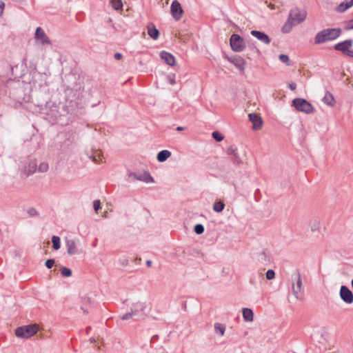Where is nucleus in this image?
<instances>
[{
    "mask_svg": "<svg viewBox=\"0 0 353 353\" xmlns=\"http://www.w3.org/2000/svg\"><path fill=\"white\" fill-rule=\"evenodd\" d=\"M307 17V12L304 10L295 8L290 10L288 18L283 24L281 30L283 33H289L294 26L302 23Z\"/></svg>",
    "mask_w": 353,
    "mask_h": 353,
    "instance_id": "obj_1",
    "label": "nucleus"
},
{
    "mask_svg": "<svg viewBox=\"0 0 353 353\" xmlns=\"http://www.w3.org/2000/svg\"><path fill=\"white\" fill-rule=\"evenodd\" d=\"M341 34L340 28H327L319 32L314 37L316 44L323 43L338 38Z\"/></svg>",
    "mask_w": 353,
    "mask_h": 353,
    "instance_id": "obj_2",
    "label": "nucleus"
},
{
    "mask_svg": "<svg viewBox=\"0 0 353 353\" xmlns=\"http://www.w3.org/2000/svg\"><path fill=\"white\" fill-rule=\"evenodd\" d=\"M292 291L294 296L297 299H301L304 288L303 285V281L300 273L296 271L292 274Z\"/></svg>",
    "mask_w": 353,
    "mask_h": 353,
    "instance_id": "obj_3",
    "label": "nucleus"
},
{
    "mask_svg": "<svg viewBox=\"0 0 353 353\" xmlns=\"http://www.w3.org/2000/svg\"><path fill=\"white\" fill-rule=\"evenodd\" d=\"M38 330L37 325H28L17 327L15 330V334L18 337L28 339L36 334Z\"/></svg>",
    "mask_w": 353,
    "mask_h": 353,
    "instance_id": "obj_4",
    "label": "nucleus"
},
{
    "mask_svg": "<svg viewBox=\"0 0 353 353\" xmlns=\"http://www.w3.org/2000/svg\"><path fill=\"white\" fill-rule=\"evenodd\" d=\"M292 105L299 111L305 114H310L314 112V107L307 100L301 98L294 99L292 101Z\"/></svg>",
    "mask_w": 353,
    "mask_h": 353,
    "instance_id": "obj_5",
    "label": "nucleus"
},
{
    "mask_svg": "<svg viewBox=\"0 0 353 353\" xmlns=\"http://www.w3.org/2000/svg\"><path fill=\"white\" fill-rule=\"evenodd\" d=\"M230 44L232 50L236 52H242L245 48L243 39L236 34H232L230 39Z\"/></svg>",
    "mask_w": 353,
    "mask_h": 353,
    "instance_id": "obj_6",
    "label": "nucleus"
},
{
    "mask_svg": "<svg viewBox=\"0 0 353 353\" xmlns=\"http://www.w3.org/2000/svg\"><path fill=\"white\" fill-rule=\"evenodd\" d=\"M339 296L345 303L351 304L353 303V293L347 286L342 285L341 287Z\"/></svg>",
    "mask_w": 353,
    "mask_h": 353,
    "instance_id": "obj_7",
    "label": "nucleus"
},
{
    "mask_svg": "<svg viewBox=\"0 0 353 353\" xmlns=\"http://www.w3.org/2000/svg\"><path fill=\"white\" fill-rule=\"evenodd\" d=\"M37 169V163L31 161L21 169V175L22 177H28L36 172Z\"/></svg>",
    "mask_w": 353,
    "mask_h": 353,
    "instance_id": "obj_8",
    "label": "nucleus"
},
{
    "mask_svg": "<svg viewBox=\"0 0 353 353\" xmlns=\"http://www.w3.org/2000/svg\"><path fill=\"white\" fill-rule=\"evenodd\" d=\"M34 39H35L36 42L40 45L50 44L48 37L46 34L43 30L40 27H38L36 29Z\"/></svg>",
    "mask_w": 353,
    "mask_h": 353,
    "instance_id": "obj_9",
    "label": "nucleus"
},
{
    "mask_svg": "<svg viewBox=\"0 0 353 353\" xmlns=\"http://www.w3.org/2000/svg\"><path fill=\"white\" fill-rule=\"evenodd\" d=\"M170 10L172 16L175 20L178 21L182 17L183 10L178 1L174 0L172 1Z\"/></svg>",
    "mask_w": 353,
    "mask_h": 353,
    "instance_id": "obj_10",
    "label": "nucleus"
},
{
    "mask_svg": "<svg viewBox=\"0 0 353 353\" xmlns=\"http://www.w3.org/2000/svg\"><path fill=\"white\" fill-rule=\"evenodd\" d=\"M228 61L235 65V67L241 72H244L246 65L245 61L240 56H234L232 57H227Z\"/></svg>",
    "mask_w": 353,
    "mask_h": 353,
    "instance_id": "obj_11",
    "label": "nucleus"
},
{
    "mask_svg": "<svg viewBox=\"0 0 353 353\" xmlns=\"http://www.w3.org/2000/svg\"><path fill=\"white\" fill-rule=\"evenodd\" d=\"M248 117L252 123V129L254 130H259L262 128L263 120L258 114L250 113L248 114Z\"/></svg>",
    "mask_w": 353,
    "mask_h": 353,
    "instance_id": "obj_12",
    "label": "nucleus"
},
{
    "mask_svg": "<svg viewBox=\"0 0 353 353\" xmlns=\"http://www.w3.org/2000/svg\"><path fill=\"white\" fill-rule=\"evenodd\" d=\"M353 41L352 39H347L342 42L338 43L334 46V49L341 51L345 54L348 50L352 46Z\"/></svg>",
    "mask_w": 353,
    "mask_h": 353,
    "instance_id": "obj_13",
    "label": "nucleus"
},
{
    "mask_svg": "<svg viewBox=\"0 0 353 353\" xmlns=\"http://www.w3.org/2000/svg\"><path fill=\"white\" fill-rule=\"evenodd\" d=\"M250 34L264 44L268 45L271 41L269 36L265 32L258 30H252Z\"/></svg>",
    "mask_w": 353,
    "mask_h": 353,
    "instance_id": "obj_14",
    "label": "nucleus"
},
{
    "mask_svg": "<svg viewBox=\"0 0 353 353\" xmlns=\"http://www.w3.org/2000/svg\"><path fill=\"white\" fill-rule=\"evenodd\" d=\"M160 57L161 59L169 65L174 66L176 63L174 57L170 52L162 51L160 53Z\"/></svg>",
    "mask_w": 353,
    "mask_h": 353,
    "instance_id": "obj_15",
    "label": "nucleus"
},
{
    "mask_svg": "<svg viewBox=\"0 0 353 353\" xmlns=\"http://www.w3.org/2000/svg\"><path fill=\"white\" fill-rule=\"evenodd\" d=\"M65 247L67 249L68 254L69 255H74L77 254V244L74 240L73 239H68L65 241Z\"/></svg>",
    "mask_w": 353,
    "mask_h": 353,
    "instance_id": "obj_16",
    "label": "nucleus"
},
{
    "mask_svg": "<svg viewBox=\"0 0 353 353\" xmlns=\"http://www.w3.org/2000/svg\"><path fill=\"white\" fill-rule=\"evenodd\" d=\"M227 154L231 157L234 162L236 163H240L241 162V159L239 157V155L237 152V148L234 145L230 146L227 149Z\"/></svg>",
    "mask_w": 353,
    "mask_h": 353,
    "instance_id": "obj_17",
    "label": "nucleus"
},
{
    "mask_svg": "<svg viewBox=\"0 0 353 353\" xmlns=\"http://www.w3.org/2000/svg\"><path fill=\"white\" fill-rule=\"evenodd\" d=\"M353 6V0L345 1L341 3L336 8V11L339 12H344L347 9Z\"/></svg>",
    "mask_w": 353,
    "mask_h": 353,
    "instance_id": "obj_18",
    "label": "nucleus"
},
{
    "mask_svg": "<svg viewBox=\"0 0 353 353\" xmlns=\"http://www.w3.org/2000/svg\"><path fill=\"white\" fill-rule=\"evenodd\" d=\"M145 308V305L141 303H137L133 305V308L131 310V313L134 314V317L138 315H142L143 314V310Z\"/></svg>",
    "mask_w": 353,
    "mask_h": 353,
    "instance_id": "obj_19",
    "label": "nucleus"
},
{
    "mask_svg": "<svg viewBox=\"0 0 353 353\" xmlns=\"http://www.w3.org/2000/svg\"><path fill=\"white\" fill-rule=\"evenodd\" d=\"M243 317L245 321L251 322L254 319V314L250 308H243L242 310Z\"/></svg>",
    "mask_w": 353,
    "mask_h": 353,
    "instance_id": "obj_20",
    "label": "nucleus"
},
{
    "mask_svg": "<svg viewBox=\"0 0 353 353\" xmlns=\"http://www.w3.org/2000/svg\"><path fill=\"white\" fill-rule=\"evenodd\" d=\"M323 101L324 103L331 107H333L335 104L334 98L333 95L329 92H327L325 93V96L323 98Z\"/></svg>",
    "mask_w": 353,
    "mask_h": 353,
    "instance_id": "obj_21",
    "label": "nucleus"
},
{
    "mask_svg": "<svg viewBox=\"0 0 353 353\" xmlns=\"http://www.w3.org/2000/svg\"><path fill=\"white\" fill-rule=\"evenodd\" d=\"M171 156V152L167 150L160 151L157 154V159L159 162L165 161Z\"/></svg>",
    "mask_w": 353,
    "mask_h": 353,
    "instance_id": "obj_22",
    "label": "nucleus"
},
{
    "mask_svg": "<svg viewBox=\"0 0 353 353\" xmlns=\"http://www.w3.org/2000/svg\"><path fill=\"white\" fill-rule=\"evenodd\" d=\"M148 34L153 39L156 40L158 39L159 35V30L152 24L148 26Z\"/></svg>",
    "mask_w": 353,
    "mask_h": 353,
    "instance_id": "obj_23",
    "label": "nucleus"
},
{
    "mask_svg": "<svg viewBox=\"0 0 353 353\" xmlns=\"http://www.w3.org/2000/svg\"><path fill=\"white\" fill-rule=\"evenodd\" d=\"M136 178L139 180L144 181L145 183H151L153 182V179L149 172H145L142 174H139L136 175Z\"/></svg>",
    "mask_w": 353,
    "mask_h": 353,
    "instance_id": "obj_24",
    "label": "nucleus"
},
{
    "mask_svg": "<svg viewBox=\"0 0 353 353\" xmlns=\"http://www.w3.org/2000/svg\"><path fill=\"white\" fill-rule=\"evenodd\" d=\"M310 228L312 230V232H316L319 231L320 229V221L317 218L312 219L310 221L309 223Z\"/></svg>",
    "mask_w": 353,
    "mask_h": 353,
    "instance_id": "obj_25",
    "label": "nucleus"
},
{
    "mask_svg": "<svg viewBox=\"0 0 353 353\" xmlns=\"http://www.w3.org/2000/svg\"><path fill=\"white\" fill-rule=\"evenodd\" d=\"M225 330V326L223 324L216 323L214 324V332L216 334L223 336Z\"/></svg>",
    "mask_w": 353,
    "mask_h": 353,
    "instance_id": "obj_26",
    "label": "nucleus"
},
{
    "mask_svg": "<svg viewBox=\"0 0 353 353\" xmlns=\"http://www.w3.org/2000/svg\"><path fill=\"white\" fill-rule=\"evenodd\" d=\"M225 208V204L221 201H215L213 204V210L216 212H221Z\"/></svg>",
    "mask_w": 353,
    "mask_h": 353,
    "instance_id": "obj_27",
    "label": "nucleus"
},
{
    "mask_svg": "<svg viewBox=\"0 0 353 353\" xmlns=\"http://www.w3.org/2000/svg\"><path fill=\"white\" fill-rule=\"evenodd\" d=\"M110 3L112 7L116 10L121 9L123 7V3L121 0H110Z\"/></svg>",
    "mask_w": 353,
    "mask_h": 353,
    "instance_id": "obj_28",
    "label": "nucleus"
},
{
    "mask_svg": "<svg viewBox=\"0 0 353 353\" xmlns=\"http://www.w3.org/2000/svg\"><path fill=\"white\" fill-rule=\"evenodd\" d=\"M52 242L54 250H59L61 247L60 238L57 236L52 237Z\"/></svg>",
    "mask_w": 353,
    "mask_h": 353,
    "instance_id": "obj_29",
    "label": "nucleus"
},
{
    "mask_svg": "<svg viewBox=\"0 0 353 353\" xmlns=\"http://www.w3.org/2000/svg\"><path fill=\"white\" fill-rule=\"evenodd\" d=\"M48 168H49V166H48V164L46 162H41L39 165L38 168L37 170H38V171L39 172L44 173V172H46L48 170Z\"/></svg>",
    "mask_w": 353,
    "mask_h": 353,
    "instance_id": "obj_30",
    "label": "nucleus"
},
{
    "mask_svg": "<svg viewBox=\"0 0 353 353\" xmlns=\"http://www.w3.org/2000/svg\"><path fill=\"white\" fill-rule=\"evenodd\" d=\"M61 274L64 277H70L72 276V271L67 267H63L61 269Z\"/></svg>",
    "mask_w": 353,
    "mask_h": 353,
    "instance_id": "obj_31",
    "label": "nucleus"
},
{
    "mask_svg": "<svg viewBox=\"0 0 353 353\" xmlns=\"http://www.w3.org/2000/svg\"><path fill=\"white\" fill-rule=\"evenodd\" d=\"M279 58L282 63H285L287 65H290V59L288 55L282 54L279 55Z\"/></svg>",
    "mask_w": 353,
    "mask_h": 353,
    "instance_id": "obj_32",
    "label": "nucleus"
},
{
    "mask_svg": "<svg viewBox=\"0 0 353 353\" xmlns=\"http://www.w3.org/2000/svg\"><path fill=\"white\" fill-rule=\"evenodd\" d=\"M194 232L197 234H201L204 232V227L202 224H196L194 226Z\"/></svg>",
    "mask_w": 353,
    "mask_h": 353,
    "instance_id": "obj_33",
    "label": "nucleus"
},
{
    "mask_svg": "<svg viewBox=\"0 0 353 353\" xmlns=\"http://www.w3.org/2000/svg\"><path fill=\"white\" fill-rule=\"evenodd\" d=\"M212 137L217 141H221L223 139V136L218 132H212Z\"/></svg>",
    "mask_w": 353,
    "mask_h": 353,
    "instance_id": "obj_34",
    "label": "nucleus"
},
{
    "mask_svg": "<svg viewBox=\"0 0 353 353\" xmlns=\"http://www.w3.org/2000/svg\"><path fill=\"white\" fill-rule=\"evenodd\" d=\"M275 276V272L272 270H268L266 272V278L268 280H272Z\"/></svg>",
    "mask_w": 353,
    "mask_h": 353,
    "instance_id": "obj_35",
    "label": "nucleus"
},
{
    "mask_svg": "<svg viewBox=\"0 0 353 353\" xmlns=\"http://www.w3.org/2000/svg\"><path fill=\"white\" fill-rule=\"evenodd\" d=\"M167 79H168V83L171 85H174L176 83L174 74H171L168 75Z\"/></svg>",
    "mask_w": 353,
    "mask_h": 353,
    "instance_id": "obj_36",
    "label": "nucleus"
},
{
    "mask_svg": "<svg viewBox=\"0 0 353 353\" xmlns=\"http://www.w3.org/2000/svg\"><path fill=\"white\" fill-rule=\"evenodd\" d=\"M90 159L93 162L98 163L101 161V157L100 154H97L96 155L90 156Z\"/></svg>",
    "mask_w": 353,
    "mask_h": 353,
    "instance_id": "obj_37",
    "label": "nucleus"
},
{
    "mask_svg": "<svg viewBox=\"0 0 353 353\" xmlns=\"http://www.w3.org/2000/svg\"><path fill=\"white\" fill-rule=\"evenodd\" d=\"M133 317H134V314L131 313V312H127V313L124 314L121 316V319H123V320H128V319H132Z\"/></svg>",
    "mask_w": 353,
    "mask_h": 353,
    "instance_id": "obj_38",
    "label": "nucleus"
},
{
    "mask_svg": "<svg viewBox=\"0 0 353 353\" xmlns=\"http://www.w3.org/2000/svg\"><path fill=\"white\" fill-rule=\"evenodd\" d=\"M93 208L94 209V210L97 212L99 210V208H101V202L99 200H95L93 202Z\"/></svg>",
    "mask_w": 353,
    "mask_h": 353,
    "instance_id": "obj_39",
    "label": "nucleus"
},
{
    "mask_svg": "<svg viewBox=\"0 0 353 353\" xmlns=\"http://www.w3.org/2000/svg\"><path fill=\"white\" fill-rule=\"evenodd\" d=\"M54 264V259H48L45 263L46 268L48 269H50L53 266Z\"/></svg>",
    "mask_w": 353,
    "mask_h": 353,
    "instance_id": "obj_40",
    "label": "nucleus"
},
{
    "mask_svg": "<svg viewBox=\"0 0 353 353\" xmlns=\"http://www.w3.org/2000/svg\"><path fill=\"white\" fill-rule=\"evenodd\" d=\"M5 4L3 1H0V17L3 14Z\"/></svg>",
    "mask_w": 353,
    "mask_h": 353,
    "instance_id": "obj_41",
    "label": "nucleus"
},
{
    "mask_svg": "<svg viewBox=\"0 0 353 353\" xmlns=\"http://www.w3.org/2000/svg\"><path fill=\"white\" fill-rule=\"evenodd\" d=\"M296 88V84L295 83H290L289 84V88L291 90H294Z\"/></svg>",
    "mask_w": 353,
    "mask_h": 353,
    "instance_id": "obj_42",
    "label": "nucleus"
},
{
    "mask_svg": "<svg viewBox=\"0 0 353 353\" xmlns=\"http://www.w3.org/2000/svg\"><path fill=\"white\" fill-rule=\"evenodd\" d=\"M345 55L353 58V50H348V51L345 53Z\"/></svg>",
    "mask_w": 353,
    "mask_h": 353,
    "instance_id": "obj_43",
    "label": "nucleus"
},
{
    "mask_svg": "<svg viewBox=\"0 0 353 353\" xmlns=\"http://www.w3.org/2000/svg\"><path fill=\"white\" fill-rule=\"evenodd\" d=\"M114 58L117 60H119V59H121L122 58V54L121 53H119V52L115 53L114 54Z\"/></svg>",
    "mask_w": 353,
    "mask_h": 353,
    "instance_id": "obj_44",
    "label": "nucleus"
},
{
    "mask_svg": "<svg viewBox=\"0 0 353 353\" xmlns=\"http://www.w3.org/2000/svg\"><path fill=\"white\" fill-rule=\"evenodd\" d=\"M348 27H349L350 29H352L353 28V19L349 21Z\"/></svg>",
    "mask_w": 353,
    "mask_h": 353,
    "instance_id": "obj_45",
    "label": "nucleus"
},
{
    "mask_svg": "<svg viewBox=\"0 0 353 353\" xmlns=\"http://www.w3.org/2000/svg\"><path fill=\"white\" fill-rule=\"evenodd\" d=\"M36 213H37V212L34 209H31L29 210V214L30 215H34Z\"/></svg>",
    "mask_w": 353,
    "mask_h": 353,
    "instance_id": "obj_46",
    "label": "nucleus"
},
{
    "mask_svg": "<svg viewBox=\"0 0 353 353\" xmlns=\"http://www.w3.org/2000/svg\"><path fill=\"white\" fill-rule=\"evenodd\" d=\"M152 262L150 260L146 261V265L148 267H150L152 265Z\"/></svg>",
    "mask_w": 353,
    "mask_h": 353,
    "instance_id": "obj_47",
    "label": "nucleus"
},
{
    "mask_svg": "<svg viewBox=\"0 0 353 353\" xmlns=\"http://www.w3.org/2000/svg\"><path fill=\"white\" fill-rule=\"evenodd\" d=\"M183 129H184V128H183V127H181V126H178V127L176 128V130H178V131H181V130H183Z\"/></svg>",
    "mask_w": 353,
    "mask_h": 353,
    "instance_id": "obj_48",
    "label": "nucleus"
},
{
    "mask_svg": "<svg viewBox=\"0 0 353 353\" xmlns=\"http://www.w3.org/2000/svg\"><path fill=\"white\" fill-rule=\"evenodd\" d=\"M95 341H95V339H93V338L90 339V342H91V343H95Z\"/></svg>",
    "mask_w": 353,
    "mask_h": 353,
    "instance_id": "obj_49",
    "label": "nucleus"
},
{
    "mask_svg": "<svg viewBox=\"0 0 353 353\" xmlns=\"http://www.w3.org/2000/svg\"><path fill=\"white\" fill-rule=\"evenodd\" d=\"M352 87H353V83H352Z\"/></svg>",
    "mask_w": 353,
    "mask_h": 353,
    "instance_id": "obj_50",
    "label": "nucleus"
}]
</instances>
